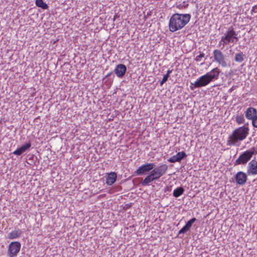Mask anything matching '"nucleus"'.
<instances>
[{"instance_id": "obj_11", "label": "nucleus", "mask_w": 257, "mask_h": 257, "mask_svg": "<svg viewBox=\"0 0 257 257\" xmlns=\"http://www.w3.org/2000/svg\"><path fill=\"white\" fill-rule=\"evenodd\" d=\"M235 179L237 184L242 185L246 183L247 177L245 173L239 171L235 175Z\"/></svg>"}, {"instance_id": "obj_31", "label": "nucleus", "mask_w": 257, "mask_h": 257, "mask_svg": "<svg viewBox=\"0 0 257 257\" xmlns=\"http://www.w3.org/2000/svg\"><path fill=\"white\" fill-rule=\"evenodd\" d=\"M253 13H257V4L254 6L252 7L251 10V14L253 15Z\"/></svg>"}, {"instance_id": "obj_24", "label": "nucleus", "mask_w": 257, "mask_h": 257, "mask_svg": "<svg viewBox=\"0 0 257 257\" xmlns=\"http://www.w3.org/2000/svg\"><path fill=\"white\" fill-rule=\"evenodd\" d=\"M28 160L30 162H28L30 165H32L35 163V161L37 160V157L34 155H29L28 156Z\"/></svg>"}, {"instance_id": "obj_35", "label": "nucleus", "mask_w": 257, "mask_h": 257, "mask_svg": "<svg viewBox=\"0 0 257 257\" xmlns=\"http://www.w3.org/2000/svg\"><path fill=\"white\" fill-rule=\"evenodd\" d=\"M172 71H173L172 69H171V70L169 69L167 71V73L166 74H168V75L170 76V74L172 72Z\"/></svg>"}, {"instance_id": "obj_37", "label": "nucleus", "mask_w": 257, "mask_h": 257, "mask_svg": "<svg viewBox=\"0 0 257 257\" xmlns=\"http://www.w3.org/2000/svg\"><path fill=\"white\" fill-rule=\"evenodd\" d=\"M234 89V87H232L229 90V92H231Z\"/></svg>"}, {"instance_id": "obj_14", "label": "nucleus", "mask_w": 257, "mask_h": 257, "mask_svg": "<svg viewBox=\"0 0 257 257\" xmlns=\"http://www.w3.org/2000/svg\"><path fill=\"white\" fill-rule=\"evenodd\" d=\"M31 147V143L30 142H29L22 145L19 148L17 149L13 153V154L15 155L20 156L25 153L26 151H28Z\"/></svg>"}, {"instance_id": "obj_15", "label": "nucleus", "mask_w": 257, "mask_h": 257, "mask_svg": "<svg viewBox=\"0 0 257 257\" xmlns=\"http://www.w3.org/2000/svg\"><path fill=\"white\" fill-rule=\"evenodd\" d=\"M244 115L247 119H253L257 115V110L253 107H249L244 112Z\"/></svg>"}, {"instance_id": "obj_23", "label": "nucleus", "mask_w": 257, "mask_h": 257, "mask_svg": "<svg viewBox=\"0 0 257 257\" xmlns=\"http://www.w3.org/2000/svg\"><path fill=\"white\" fill-rule=\"evenodd\" d=\"M235 120L238 124L243 123L245 121V119L243 114L236 115L235 117Z\"/></svg>"}, {"instance_id": "obj_38", "label": "nucleus", "mask_w": 257, "mask_h": 257, "mask_svg": "<svg viewBox=\"0 0 257 257\" xmlns=\"http://www.w3.org/2000/svg\"><path fill=\"white\" fill-rule=\"evenodd\" d=\"M116 16H114V19H113L114 20L115 19V18H116Z\"/></svg>"}, {"instance_id": "obj_19", "label": "nucleus", "mask_w": 257, "mask_h": 257, "mask_svg": "<svg viewBox=\"0 0 257 257\" xmlns=\"http://www.w3.org/2000/svg\"><path fill=\"white\" fill-rule=\"evenodd\" d=\"M22 234V231L20 229L13 230L8 235L10 239H14L19 238Z\"/></svg>"}, {"instance_id": "obj_4", "label": "nucleus", "mask_w": 257, "mask_h": 257, "mask_svg": "<svg viewBox=\"0 0 257 257\" xmlns=\"http://www.w3.org/2000/svg\"><path fill=\"white\" fill-rule=\"evenodd\" d=\"M254 150L255 148H252V150H246L240 155L238 159L235 161L234 165L246 164L250 160L253 155L257 154V151L254 152Z\"/></svg>"}, {"instance_id": "obj_2", "label": "nucleus", "mask_w": 257, "mask_h": 257, "mask_svg": "<svg viewBox=\"0 0 257 257\" xmlns=\"http://www.w3.org/2000/svg\"><path fill=\"white\" fill-rule=\"evenodd\" d=\"M191 15L175 13L170 18L169 28L171 32H175L183 28L190 21Z\"/></svg>"}, {"instance_id": "obj_18", "label": "nucleus", "mask_w": 257, "mask_h": 257, "mask_svg": "<svg viewBox=\"0 0 257 257\" xmlns=\"http://www.w3.org/2000/svg\"><path fill=\"white\" fill-rule=\"evenodd\" d=\"M154 180H157V179L151 172V173L143 180V181L141 182V184L143 186H148L149 185L150 183L153 182Z\"/></svg>"}, {"instance_id": "obj_10", "label": "nucleus", "mask_w": 257, "mask_h": 257, "mask_svg": "<svg viewBox=\"0 0 257 257\" xmlns=\"http://www.w3.org/2000/svg\"><path fill=\"white\" fill-rule=\"evenodd\" d=\"M126 67L122 64H118L114 69V72L119 78H122L126 71Z\"/></svg>"}, {"instance_id": "obj_27", "label": "nucleus", "mask_w": 257, "mask_h": 257, "mask_svg": "<svg viewBox=\"0 0 257 257\" xmlns=\"http://www.w3.org/2000/svg\"><path fill=\"white\" fill-rule=\"evenodd\" d=\"M238 35V33L234 31V35L233 36L231 43H235L238 40V37H237Z\"/></svg>"}, {"instance_id": "obj_25", "label": "nucleus", "mask_w": 257, "mask_h": 257, "mask_svg": "<svg viewBox=\"0 0 257 257\" xmlns=\"http://www.w3.org/2000/svg\"><path fill=\"white\" fill-rule=\"evenodd\" d=\"M199 55H197L195 58V61H200L201 58L204 57L205 54L203 52H201L199 51Z\"/></svg>"}, {"instance_id": "obj_36", "label": "nucleus", "mask_w": 257, "mask_h": 257, "mask_svg": "<svg viewBox=\"0 0 257 257\" xmlns=\"http://www.w3.org/2000/svg\"><path fill=\"white\" fill-rule=\"evenodd\" d=\"M152 12L151 11L147 13V16L149 17L151 15Z\"/></svg>"}, {"instance_id": "obj_16", "label": "nucleus", "mask_w": 257, "mask_h": 257, "mask_svg": "<svg viewBox=\"0 0 257 257\" xmlns=\"http://www.w3.org/2000/svg\"><path fill=\"white\" fill-rule=\"evenodd\" d=\"M106 184L107 185H112L116 180L117 174L115 172H111L109 173H107L105 176Z\"/></svg>"}, {"instance_id": "obj_32", "label": "nucleus", "mask_w": 257, "mask_h": 257, "mask_svg": "<svg viewBox=\"0 0 257 257\" xmlns=\"http://www.w3.org/2000/svg\"><path fill=\"white\" fill-rule=\"evenodd\" d=\"M172 187V185L166 186L165 188V192L171 191Z\"/></svg>"}, {"instance_id": "obj_21", "label": "nucleus", "mask_w": 257, "mask_h": 257, "mask_svg": "<svg viewBox=\"0 0 257 257\" xmlns=\"http://www.w3.org/2000/svg\"><path fill=\"white\" fill-rule=\"evenodd\" d=\"M184 191L185 190L182 187H179L178 188H177L176 189L174 190L173 196L176 198L179 197L183 194Z\"/></svg>"}, {"instance_id": "obj_9", "label": "nucleus", "mask_w": 257, "mask_h": 257, "mask_svg": "<svg viewBox=\"0 0 257 257\" xmlns=\"http://www.w3.org/2000/svg\"><path fill=\"white\" fill-rule=\"evenodd\" d=\"M168 168V165L166 164H163L157 167H155L151 172L156 178L158 180L160 177L166 174Z\"/></svg>"}, {"instance_id": "obj_12", "label": "nucleus", "mask_w": 257, "mask_h": 257, "mask_svg": "<svg viewBox=\"0 0 257 257\" xmlns=\"http://www.w3.org/2000/svg\"><path fill=\"white\" fill-rule=\"evenodd\" d=\"M187 155L184 151L179 152L176 155L173 156L168 159L170 163L180 162L181 160L186 157Z\"/></svg>"}, {"instance_id": "obj_30", "label": "nucleus", "mask_w": 257, "mask_h": 257, "mask_svg": "<svg viewBox=\"0 0 257 257\" xmlns=\"http://www.w3.org/2000/svg\"><path fill=\"white\" fill-rule=\"evenodd\" d=\"M251 123L253 127L257 128V115L251 119Z\"/></svg>"}, {"instance_id": "obj_26", "label": "nucleus", "mask_w": 257, "mask_h": 257, "mask_svg": "<svg viewBox=\"0 0 257 257\" xmlns=\"http://www.w3.org/2000/svg\"><path fill=\"white\" fill-rule=\"evenodd\" d=\"M169 77V76L168 74L164 75L162 80L160 81V85L162 86L168 80Z\"/></svg>"}, {"instance_id": "obj_22", "label": "nucleus", "mask_w": 257, "mask_h": 257, "mask_svg": "<svg viewBox=\"0 0 257 257\" xmlns=\"http://www.w3.org/2000/svg\"><path fill=\"white\" fill-rule=\"evenodd\" d=\"M35 3L37 7L43 10H47L49 8L48 5L45 3L43 0H36Z\"/></svg>"}, {"instance_id": "obj_8", "label": "nucleus", "mask_w": 257, "mask_h": 257, "mask_svg": "<svg viewBox=\"0 0 257 257\" xmlns=\"http://www.w3.org/2000/svg\"><path fill=\"white\" fill-rule=\"evenodd\" d=\"M215 61L223 67H226L227 65L225 60V56L222 52L218 50L215 49L213 52Z\"/></svg>"}, {"instance_id": "obj_29", "label": "nucleus", "mask_w": 257, "mask_h": 257, "mask_svg": "<svg viewBox=\"0 0 257 257\" xmlns=\"http://www.w3.org/2000/svg\"><path fill=\"white\" fill-rule=\"evenodd\" d=\"M183 3V5L180 4V5H177V8L179 9H185L188 6V4H185V2H184Z\"/></svg>"}, {"instance_id": "obj_6", "label": "nucleus", "mask_w": 257, "mask_h": 257, "mask_svg": "<svg viewBox=\"0 0 257 257\" xmlns=\"http://www.w3.org/2000/svg\"><path fill=\"white\" fill-rule=\"evenodd\" d=\"M21 247V244L19 241L11 242L8 246V255L9 257H15L19 252Z\"/></svg>"}, {"instance_id": "obj_34", "label": "nucleus", "mask_w": 257, "mask_h": 257, "mask_svg": "<svg viewBox=\"0 0 257 257\" xmlns=\"http://www.w3.org/2000/svg\"><path fill=\"white\" fill-rule=\"evenodd\" d=\"M132 206V203L126 204L124 206L123 208L125 210H126L128 208H129Z\"/></svg>"}, {"instance_id": "obj_13", "label": "nucleus", "mask_w": 257, "mask_h": 257, "mask_svg": "<svg viewBox=\"0 0 257 257\" xmlns=\"http://www.w3.org/2000/svg\"><path fill=\"white\" fill-rule=\"evenodd\" d=\"M247 173L248 175L257 174V161L255 159L252 160L248 163Z\"/></svg>"}, {"instance_id": "obj_28", "label": "nucleus", "mask_w": 257, "mask_h": 257, "mask_svg": "<svg viewBox=\"0 0 257 257\" xmlns=\"http://www.w3.org/2000/svg\"><path fill=\"white\" fill-rule=\"evenodd\" d=\"M103 82L107 85H111L113 82V79L108 78L105 80V81H103Z\"/></svg>"}, {"instance_id": "obj_1", "label": "nucleus", "mask_w": 257, "mask_h": 257, "mask_svg": "<svg viewBox=\"0 0 257 257\" xmlns=\"http://www.w3.org/2000/svg\"><path fill=\"white\" fill-rule=\"evenodd\" d=\"M220 73L221 71L218 67L213 68L197 78L194 83L191 82L190 89L193 90L194 88H201L207 86L211 82L217 80Z\"/></svg>"}, {"instance_id": "obj_3", "label": "nucleus", "mask_w": 257, "mask_h": 257, "mask_svg": "<svg viewBox=\"0 0 257 257\" xmlns=\"http://www.w3.org/2000/svg\"><path fill=\"white\" fill-rule=\"evenodd\" d=\"M249 128L245 125L234 130L232 134L229 136L227 145L229 146L236 145L240 141L244 140L248 135Z\"/></svg>"}, {"instance_id": "obj_7", "label": "nucleus", "mask_w": 257, "mask_h": 257, "mask_svg": "<svg viewBox=\"0 0 257 257\" xmlns=\"http://www.w3.org/2000/svg\"><path fill=\"white\" fill-rule=\"evenodd\" d=\"M155 167H156V165L154 163H147L144 164L139 167L135 172V173L138 176L147 174L150 171H152Z\"/></svg>"}, {"instance_id": "obj_5", "label": "nucleus", "mask_w": 257, "mask_h": 257, "mask_svg": "<svg viewBox=\"0 0 257 257\" xmlns=\"http://www.w3.org/2000/svg\"><path fill=\"white\" fill-rule=\"evenodd\" d=\"M234 35V30L232 27L228 28L224 35L221 37V40L219 42V46H222L223 47L226 45L231 43L233 36Z\"/></svg>"}, {"instance_id": "obj_20", "label": "nucleus", "mask_w": 257, "mask_h": 257, "mask_svg": "<svg viewBox=\"0 0 257 257\" xmlns=\"http://www.w3.org/2000/svg\"><path fill=\"white\" fill-rule=\"evenodd\" d=\"M245 58V55L242 52L236 53L234 55V61L237 63H241Z\"/></svg>"}, {"instance_id": "obj_33", "label": "nucleus", "mask_w": 257, "mask_h": 257, "mask_svg": "<svg viewBox=\"0 0 257 257\" xmlns=\"http://www.w3.org/2000/svg\"><path fill=\"white\" fill-rule=\"evenodd\" d=\"M112 74V72L108 73L103 78V81H105L107 78H108Z\"/></svg>"}, {"instance_id": "obj_17", "label": "nucleus", "mask_w": 257, "mask_h": 257, "mask_svg": "<svg viewBox=\"0 0 257 257\" xmlns=\"http://www.w3.org/2000/svg\"><path fill=\"white\" fill-rule=\"evenodd\" d=\"M196 220V219L194 217L191 218L190 220H189L186 224L178 232V235L184 233L188 231L191 227L192 226L193 223L195 222Z\"/></svg>"}]
</instances>
